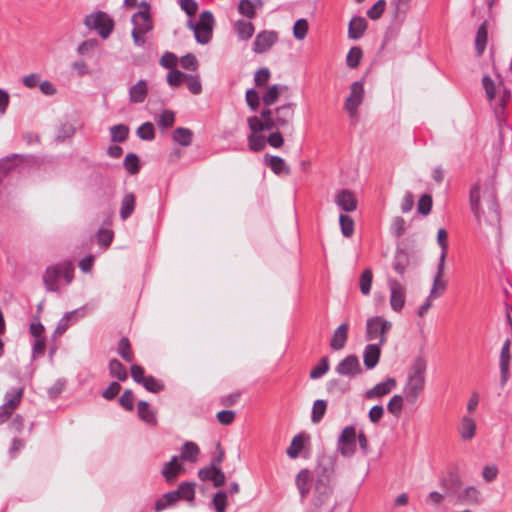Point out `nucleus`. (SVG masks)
<instances>
[{
  "label": "nucleus",
  "mask_w": 512,
  "mask_h": 512,
  "mask_svg": "<svg viewBox=\"0 0 512 512\" xmlns=\"http://www.w3.org/2000/svg\"><path fill=\"white\" fill-rule=\"evenodd\" d=\"M295 108L296 104L292 102L280 105L275 109L264 108L261 110L259 117L251 116L247 119L248 127L254 133L273 129L289 130L293 133Z\"/></svg>",
  "instance_id": "f257e3e1"
},
{
  "label": "nucleus",
  "mask_w": 512,
  "mask_h": 512,
  "mask_svg": "<svg viewBox=\"0 0 512 512\" xmlns=\"http://www.w3.org/2000/svg\"><path fill=\"white\" fill-rule=\"evenodd\" d=\"M469 199L471 210L479 223L484 221L491 226L499 225V205L495 189L491 185L474 184L470 190Z\"/></svg>",
  "instance_id": "f03ea898"
},
{
  "label": "nucleus",
  "mask_w": 512,
  "mask_h": 512,
  "mask_svg": "<svg viewBox=\"0 0 512 512\" xmlns=\"http://www.w3.org/2000/svg\"><path fill=\"white\" fill-rule=\"evenodd\" d=\"M427 361L423 356H418L407 371L406 381L403 386L405 401L415 404L425 389Z\"/></svg>",
  "instance_id": "7ed1b4c3"
},
{
  "label": "nucleus",
  "mask_w": 512,
  "mask_h": 512,
  "mask_svg": "<svg viewBox=\"0 0 512 512\" xmlns=\"http://www.w3.org/2000/svg\"><path fill=\"white\" fill-rule=\"evenodd\" d=\"M139 11L131 17L133 25L131 36L135 46L144 47L147 35L152 32L154 22L151 16V6L148 2L142 1L138 4Z\"/></svg>",
  "instance_id": "20e7f679"
},
{
  "label": "nucleus",
  "mask_w": 512,
  "mask_h": 512,
  "mask_svg": "<svg viewBox=\"0 0 512 512\" xmlns=\"http://www.w3.org/2000/svg\"><path fill=\"white\" fill-rule=\"evenodd\" d=\"M85 26L90 30H95L100 37L106 39L113 31L114 21L105 12H94L84 19Z\"/></svg>",
  "instance_id": "39448f33"
},
{
  "label": "nucleus",
  "mask_w": 512,
  "mask_h": 512,
  "mask_svg": "<svg viewBox=\"0 0 512 512\" xmlns=\"http://www.w3.org/2000/svg\"><path fill=\"white\" fill-rule=\"evenodd\" d=\"M391 327V322L383 317L375 316L369 318L366 323V338L367 340L379 339L378 342L380 344H385L387 341L386 334L390 331Z\"/></svg>",
  "instance_id": "423d86ee"
},
{
  "label": "nucleus",
  "mask_w": 512,
  "mask_h": 512,
  "mask_svg": "<svg viewBox=\"0 0 512 512\" xmlns=\"http://www.w3.org/2000/svg\"><path fill=\"white\" fill-rule=\"evenodd\" d=\"M214 23L213 15L210 11H203L200 14L199 20L191 25L194 32L195 39L199 44H207L212 37V27Z\"/></svg>",
  "instance_id": "0eeeda50"
},
{
  "label": "nucleus",
  "mask_w": 512,
  "mask_h": 512,
  "mask_svg": "<svg viewBox=\"0 0 512 512\" xmlns=\"http://www.w3.org/2000/svg\"><path fill=\"white\" fill-rule=\"evenodd\" d=\"M364 83L362 80L355 81L350 85V93L345 100L344 108L350 117H355L359 106L364 99Z\"/></svg>",
  "instance_id": "6e6552de"
},
{
  "label": "nucleus",
  "mask_w": 512,
  "mask_h": 512,
  "mask_svg": "<svg viewBox=\"0 0 512 512\" xmlns=\"http://www.w3.org/2000/svg\"><path fill=\"white\" fill-rule=\"evenodd\" d=\"M23 388H12L5 393V402L0 406V424L9 419L21 403Z\"/></svg>",
  "instance_id": "1a4fd4ad"
},
{
  "label": "nucleus",
  "mask_w": 512,
  "mask_h": 512,
  "mask_svg": "<svg viewBox=\"0 0 512 512\" xmlns=\"http://www.w3.org/2000/svg\"><path fill=\"white\" fill-rule=\"evenodd\" d=\"M356 429L354 426H346L337 441V449L343 457H351L356 452Z\"/></svg>",
  "instance_id": "9d476101"
},
{
  "label": "nucleus",
  "mask_w": 512,
  "mask_h": 512,
  "mask_svg": "<svg viewBox=\"0 0 512 512\" xmlns=\"http://www.w3.org/2000/svg\"><path fill=\"white\" fill-rule=\"evenodd\" d=\"M387 285L390 291V306L395 312H400L406 301V288L395 278H388Z\"/></svg>",
  "instance_id": "9b49d317"
},
{
  "label": "nucleus",
  "mask_w": 512,
  "mask_h": 512,
  "mask_svg": "<svg viewBox=\"0 0 512 512\" xmlns=\"http://www.w3.org/2000/svg\"><path fill=\"white\" fill-rule=\"evenodd\" d=\"M330 481V473L325 468L317 471L316 477L313 478L314 494L320 503H323L332 491Z\"/></svg>",
  "instance_id": "f8f14e48"
},
{
  "label": "nucleus",
  "mask_w": 512,
  "mask_h": 512,
  "mask_svg": "<svg viewBox=\"0 0 512 512\" xmlns=\"http://www.w3.org/2000/svg\"><path fill=\"white\" fill-rule=\"evenodd\" d=\"M335 371L337 374L341 376H346L349 378L356 377L362 374L363 369L361 367L360 361L356 355H348L343 358L335 367Z\"/></svg>",
  "instance_id": "ddd939ff"
},
{
  "label": "nucleus",
  "mask_w": 512,
  "mask_h": 512,
  "mask_svg": "<svg viewBox=\"0 0 512 512\" xmlns=\"http://www.w3.org/2000/svg\"><path fill=\"white\" fill-rule=\"evenodd\" d=\"M278 41V34L275 31H262L256 35L253 42V51L256 54H262L271 49Z\"/></svg>",
  "instance_id": "4468645a"
},
{
  "label": "nucleus",
  "mask_w": 512,
  "mask_h": 512,
  "mask_svg": "<svg viewBox=\"0 0 512 512\" xmlns=\"http://www.w3.org/2000/svg\"><path fill=\"white\" fill-rule=\"evenodd\" d=\"M198 477L202 481H212L215 487H221L226 480L224 472L214 464L201 468Z\"/></svg>",
  "instance_id": "2eb2a0df"
},
{
  "label": "nucleus",
  "mask_w": 512,
  "mask_h": 512,
  "mask_svg": "<svg viewBox=\"0 0 512 512\" xmlns=\"http://www.w3.org/2000/svg\"><path fill=\"white\" fill-rule=\"evenodd\" d=\"M86 315L85 307H81L75 309L73 311L67 312L58 322L56 329L54 331L55 335H62L67 331V329L74 323L78 321V319L83 318Z\"/></svg>",
  "instance_id": "dca6fc26"
},
{
  "label": "nucleus",
  "mask_w": 512,
  "mask_h": 512,
  "mask_svg": "<svg viewBox=\"0 0 512 512\" xmlns=\"http://www.w3.org/2000/svg\"><path fill=\"white\" fill-rule=\"evenodd\" d=\"M335 203L345 212H353L357 209V199L355 195L347 189H342L336 193Z\"/></svg>",
  "instance_id": "f3484780"
},
{
  "label": "nucleus",
  "mask_w": 512,
  "mask_h": 512,
  "mask_svg": "<svg viewBox=\"0 0 512 512\" xmlns=\"http://www.w3.org/2000/svg\"><path fill=\"white\" fill-rule=\"evenodd\" d=\"M313 478L314 476L308 469H302L298 472L295 484L302 500L308 496L313 485Z\"/></svg>",
  "instance_id": "a211bd4d"
},
{
  "label": "nucleus",
  "mask_w": 512,
  "mask_h": 512,
  "mask_svg": "<svg viewBox=\"0 0 512 512\" xmlns=\"http://www.w3.org/2000/svg\"><path fill=\"white\" fill-rule=\"evenodd\" d=\"M396 380L394 378H387L385 381L376 384L371 389L365 392L367 399H376L389 394L396 387Z\"/></svg>",
  "instance_id": "6ab92c4d"
},
{
  "label": "nucleus",
  "mask_w": 512,
  "mask_h": 512,
  "mask_svg": "<svg viewBox=\"0 0 512 512\" xmlns=\"http://www.w3.org/2000/svg\"><path fill=\"white\" fill-rule=\"evenodd\" d=\"M380 342L376 344H368L365 346L363 351V362L365 367L368 370H371L376 367L379 362L381 355V346Z\"/></svg>",
  "instance_id": "aec40b11"
},
{
  "label": "nucleus",
  "mask_w": 512,
  "mask_h": 512,
  "mask_svg": "<svg viewBox=\"0 0 512 512\" xmlns=\"http://www.w3.org/2000/svg\"><path fill=\"white\" fill-rule=\"evenodd\" d=\"M128 95L130 103H143L148 95V82L143 79L137 81L129 88Z\"/></svg>",
  "instance_id": "412c9836"
},
{
  "label": "nucleus",
  "mask_w": 512,
  "mask_h": 512,
  "mask_svg": "<svg viewBox=\"0 0 512 512\" xmlns=\"http://www.w3.org/2000/svg\"><path fill=\"white\" fill-rule=\"evenodd\" d=\"M349 325L347 322L340 324L334 331L330 340V348L334 351L341 350L345 347L348 339Z\"/></svg>",
  "instance_id": "4be33fe9"
},
{
  "label": "nucleus",
  "mask_w": 512,
  "mask_h": 512,
  "mask_svg": "<svg viewBox=\"0 0 512 512\" xmlns=\"http://www.w3.org/2000/svg\"><path fill=\"white\" fill-rule=\"evenodd\" d=\"M265 164L278 176L290 175V167L286 164L285 160L279 156L266 155Z\"/></svg>",
  "instance_id": "5701e85b"
},
{
  "label": "nucleus",
  "mask_w": 512,
  "mask_h": 512,
  "mask_svg": "<svg viewBox=\"0 0 512 512\" xmlns=\"http://www.w3.org/2000/svg\"><path fill=\"white\" fill-rule=\"evenodd\" d=\"M182 470L183 467L178 462V457L173 456L169 462L163 465L161 474L167 482H173Z\"/></svg>",
  "instance_id": "b1692460"
},
{
  "label": "nucleus",
  "mask_w": 512,
  "mask_h": 512,
  "mask_svg": "<svg viewBox=\"0 0 512 512\" xmlns=\"http://www.w3.org/2000/svg\"><path fill=\"white\" fill-rule=\"evenodd\" d=\"M367 28V21L361 16H354L348 25V37L353 40L360 39Z\"/></svg>",
  "instance_id": "393cba45"
},
{
  "label": "nucleus",
  "mask_w": 512,
  "mask_h": 512,
  "mask_svg": "<svg viewBox=\"0 0 512 512\" xmlns=\"http://www.w3.org/2000/svg\"><path fill=\"white\" fill-rule=\"evenodd\" d=\"M410 266V255L404 249H398L394 255L392 267L397 274L403 276Z\"/></svg>",
  "instance_id": "a878e982"
},
{
  "label": "nucleus",
  "mask_w": 512,
  "mask_h": 512,
  "mask_svg": "<svg viewBox=\"0 0 512 512\" xmlns=\"http://www.w3.org/2000/svg\"><path fill=\"white\" fill-rule=\"evenodd\" d=\"M263 6L262 0H240L238 4V11L241 15L248 19L256 16V11Z\"/></svg>",
  "instance_id": "bb28decb"
},
{
  "label": "nucleus",
  "mask_w": 512,
  "mask_h": 512,
  "mask_svg": "<svg viewBox=\"0 0 512 512\" xmlns=\"http://www.w3.org/2000/svg\"><path fill=\"white\" fill-rule=\"evenodd\" d=\"M61 278L59 264L48 267L43 276L44 284L49 291H57V282Z\"/></svg>",
  "instance_id": "cd10ccee"
},
{
  "label": "nucleus",
  "mask_w": 512,
  "mask_h": 512,
  "mask_svg": "<svg viewBox=\"0 0 512 512\" xmlns=\"http://www.w3.org/2000/svg\"><path fill=\"white\" fill-rule=\"evenodd\" d=\"M137 410L138 416L143 422L149 425L157 424L156 412L150 408L149 403L147 401H139L137 405Z\"/></svg>",
  "instance_id": "c85d7f7f"
},
{
  "label": "nucleus",
  "mask_w": 512,
  "mask_h": 512,
  "mask_svg": "<svg viewBox=\"0 0 512 512\" xmlns=\"http://www.w3.org/2000/svg\"><path fill=\"white\" fill-rule=\"evenodd\" d=\"M307 436L303 433H299L292 438L289 447L286 450V454L291 459H296L300 456L301 451L304 448L305 440Z\"/></svg>",
  "instance_id": "c756f323"
},
{
  "label": "nucleus",
  "mask_w": 512,
  "mask_h": 512,
  "mask_svg": "<svg viewBox=\"0 0 512 512\" xmlns=\"http://www.w3.org/2000/svg\"><path fill=\"white\" fill-rule=\"evenodd\" d=\"M200 449L195 442L186 441L181 448V460L195 463L198 460Z\"/></svg>",
  "instance_id": "7c9ffc66"
},
{
  "label": "nucleus",
  "mask_w": 512,
  "mask_h": 512,
  "mask_svg": "<svg viewBox=\"0 0 512 512\" xmlns=\"http://www.w3.org/2000/svg\"><path fill=\"white\" fill-rule=\"evenodd\" d=\"M476 432V423L475 421L468 416H464L461 418L459 433L463 440H471L475 436Z\"/></svg>",
  "instance_id": "2f4dec72"
},
{
  "label": "nucleus",
  "mask_w": 512,
  "mask_h": 512,
  "mask_svg": "<svg viewBox=\"0 0 512 512\" xmlns=\"http://www.w3.org/2000/svg\"><path fill=\"white\" fill-rule=\"evenodd\" d=\"M136 197L133 193H127L124 195L121 201L120 207V218L122 220L128 219L135 210Z\"/></svg>",
  "instance_id": "473e14b6"
},
{
  "label": "nucleus",
  "mask_w": 512,
  "mask_h": 512,
  "mask_svg": "<svg viewBox=\"0 0 512 512\" xmlns=\"http://www.w3.org/2000/svg\"><path fill=\"white\" fill-rule=\"evenodd\" d=\"M234 30L240 40L246 41L254 34V25L250 21L238 20L234 24Z\"/></svg>",
  "instance_id": "72a5a7b5"
},
{
  "label": "nucleus",
  "mask_w": 512,
  "mask_h": 512,
  "mask_svg": "<svg viewBox=\"0 0 512 512\" xmlns=\"http://www.w3.org/2000/svg\"><path fill=\"white\" fill-rule=\"evenodd\" d=\"M458 501L465 504H479L481 502L480 492L474 486L466 487L458 494Z\"/></svg>",
  "instance_id": "f704fd0d"
},
{
  "label": "nucleus",
  "mask_w": 512,
  "mask_h": 512,
  "mask_svg": "<svg viewBox=\"0 0 512 512\" xmlns=\"http://www.w3.org/2000/svg\"><path fill=\"white\" fill-rule=\"evenodd\" d=\"M487 37H488V31H487V23L486 21L483 22L476 33L475 37V49L478 56H481L486 48L487 44Z\"/></svg>",
  "instance_id": "c9c22d12"
},
{
  "label": "nucleus",
  "mask_w": 512,
  "mask_h": 512,
  "mask_svg": "<svg viewBox=\"0 0 512 512\" xmlns=\"http://www.w3.org/2000/svg\"><path fill=\"white\" fill-rule=\"evenodd\" d=\"M173 140L180 146L187 147L192 143L193 132L184 127H178L173 131Z\"/></svg>",
  "instance_id": "e433bc0d"
},
{
  "label": "nucleus",
  "mask_w": 512,
  "mask_h": 512,
  "mask_svg": "<svg viewBox=\"0 0 512 512\" xmlns=\"http://www.w3.org/2000/svg\"><path fill=\"white\" fill-rule=\"evenodd\" d=\"M178 492L169 491L165 493L160 499L155 502V510L162 511L169 506L174 505L179 500Z\"/></svg>",
  "instance_id": "4c0bfd02"
},
{
  "label": "nucleus",
  "mask_w": 512,
  "mask_h": 512,
  "mask_svg": "<svg viewBox=\"0 0 512 512\" xmlns=\"http://www.w3.org/2000/svg\"><path fill=\"white\" fill-rule=\"evenodd\" d=\"M110 376L119 381H125L128 377L127 370L124 365L117 359H112L109 362Z\"/></svg>",
  "instance_id": "58836bf2"
},
{
  "label": "nucleus",
  "mask_w": 512,
  "mask_h": 512,
  "mask_svg": "<svg viewBox=\"0 0 512 512\" xmlns=\"http://www.w3.org/2000/svg\"><path fill=\"white\" fill-rule=\"evenodd\" d=\"M441 487L445 490L446 495H455L461 487V481L458 476L450 475L441 480Z\"/></svg>",
  "instance_id": "ea45409f"
},
{
  "label": "nucleus",
  "mask_w": 512,
  "mask_h": 512,
  "mask_svg": "<svg viewBox=\"0 0 512 512\" xmlns=\"http://www.w3.org/2000/svg\"><path fill=\"white\" fill-rule=\"evenodd\" d=\"M284 87L278 84L270 86L262 96V101L265 106L273 105L279 98L281 91Z\"/></svg>",
  "instance_id": "a19ab883"
},
{
  "label": "nucleus",
  "mask_w": 512,
  "mask_h": 512,
  "mask_svg": "<svg viewBox=\"0 0 512 512\" xmlns=\"http://www.w3.org/2000/svg\"><path fill=\"white\" fill-rule=\"evenodd\" d=\"M175 491L178 492L179 498H182V499H185V500L191 502L195 498V483L182 482L178 486V489Z\"/></svg>",
  "instance_id": "79ce46f5"
},
{
  "label": "nucleus",
  "mask_w": 512,
  "mask_h": 512,
  "mask_svg": "<svg viewBox=\"0 0 512 512\" xmlns=\"http://www.w3.org/2000/svg\"><path fill=\"white\" fill-rule=\"evenodd\" d=\"M373 280V273L371 269H365L359 279L360 291L363 295L367 296L370 294Z\"/></svg>",
  "instance_id": "37998d69"
},
{
  "label": "nucleus",
  "mask_w": 512,
  "mask_h": 512,
  "mask_svg": "<svg viewBox=\"0 0 512 512\" xmlns=\"http://www.w3.org/2000/svg\"><path fill=\"white\" fill-rule=\"evenodd\" d=\"M327 409V403L325 400L318 399L314 402L311 413V421L313 423H319Z\"/></svg>",
  "instance_id": "c03bdc74"
},
{
  "label": "nucleus",
  "mask_w": 512,
  "mask_h": 512,
  "mask_svg": "<svg viewBox=\"0 0 512 512\" xmlns=\"http://www.w3.org/2000/svg\"><path fill=\"white\" fill-rule=\"evenodd\" d=\"M447 288V282L441 277L434 276L433 284L429 292L430 298L437 299L441 297Z\"/></svg>",
  "instance_id": "a18cd8bd"
},
{
  "label": "nucleus",
  "mask_w": 512,
  "mask_h": 512,
  "mask_svg": "<svg viewBox=\"0 0 512 512\" xmlns=\"http://www.w3.org/2000/svg\"><path fill=\"white\" fill-rule=\"evenodd\" d=\"M110 133L113 142H123L127 139L129 129L124 124H118L110 128Z\"/></svg>",
  "instance_id": "49530a36"
},
{
  "label": "nucleus",
  "mask_w": 512,
  "mask_h": 512,
  "mask_svg": "<svg viewBox=\"0 0 512 512\" xmlns=\"http://www.w3.org/2000/svg\"><path fill=\"white\" fill-rule=\"evenodd\" d=\"M118 353L126 362H132L134 355L131 349L130 342L127 338H121L118 343Z\"/></svg>",
  "instance_id": "de8ad7c7"
},
{
  "label": "nucleus",
  "mask_w": 512,
  "mask_h": 512,
  "mask_svg": "<svg viewBox=\"0 0 512 512\" xmlns=\"http://www.w3.org/2000/svg\"><path fill=\"white\" fill-rule=\"evenodd\" d=\"M136 134L142 140L151 141L155 138L154 125L151 122H145L138 127Z\"/></svg>",
  "instance_id": "09e8293b"
},
{
  "label": "nucleus",
  "mask_w": 512,
  "mask_h": 512,
  "mask_svg": "<svg viewBox=\"0 0 512 512\" xmlns=\"http://www.w3.org/2000/svg\"><path fill=\"white\" fill-rule=\"evenodd\" d=\"M404 395H394L387 404V410L394 416H399L403 409Z\"/></svg>",
  "instance_id": "8fccbe9b"
},
{
  "label": "nucleus",
  "mask_w": 512,
  "mask_h": 512,
  "mask_svg": "<svg viewBox=\"0 0 512 512\" xmlns=\"http://www.w3.org/2000/svg\"><path fill=\"white\" fill-rule=\"evenodd\" d=\"M509 363L510 353H500L499 366L502 385H505L509 379Z\"/></svg>",
  "instance_id": "3c124183"
},
{
  "label": "nucleus",
  "mask_w": 512,
  "mask_h": 512,
  "mask_svg": "<svg viewBox=\"0 0 512 512\" xmlns=\"http://www.w3.org/2000/svg\"><path fill=\"white\" fill-rule=\"evenodd\" d=\"M363 53L360 47H352L346 56V64L350 68H356L362 59Z\"/></svg>",
  "instance_id": "603ef678"
},
{
  "label": "nucleus",
  "mask_w": 512,
  "mask_h": 512,
  "mask_svg": "<svg viewBox=\"0 0 512 512\" xmlns=\"http://www.w3.org/2000/svg\"><path fill=\"white\" fill-rule=\"evenodd\" d=\"M340 228L343 236L351 237L354 233V221L353 219L345 214L339 216Z\"/></svg>",
  "instance_id": "864d4df0"
},
{
  "label": "nucleus",
  "mask_w": 512,
  "mask_h": 512,
  "mask_svg": "<svg viewBox=\"0 0 512 512\" xmlns=\"http://www.w3.org/2000/svg\"><path fill=\"white\" fill-rule=\"evenodd\" d=\"M329 370V361L327 357L321 358L319 363L312 368L310 371V378L313 380L321 378L323 375H325Z\"/></svg>",
  "instance_id": "5fc2aeb1"
},
{
  "label": "nucleus",
  "mask_w": 512,
  "mask_h": 512,
  "mask_svg": "<svg viewBox=\"0 0 512 512\" xmlns=\"http://www.w3.org/2000/svg\"><path fill=\"white\" fill-rule=\"evenodd\" d=\"M156 122L162 129L170 128L175 122V114L171 110H164L158 116Z\"/></svg>",
  "instance_id": "6e6d98bb"
},
{
  "label": "nucleus",
  "mask_w": 512,
  "mask_h": 512,
  "mask_svg": "<svg viewBox=\"0 0 512 512\" xmlns=\"http://www.w3.org/2000/svg\"><path fill=\"white\" fill-rule=\"evenodd\" d=\"M308 33V22L306 19H298L293 26V36L297 40H303Z\"/></svg>",
  "instance_id": "4d7b16f0"
},
{
  "label": "nucleus",
  "mask_w": 512,
  "mask_h": 512,
  "mask_svg": "<svg viewBox=\"0 0 512 512\" xmlns=\"http://www.w3.org/2000/svg\"><path fill=\"white\" fill-rule=\"evenodd\" d=\"M411 1L412 0H392L391 5L394 9L395 17H404L410 8Z\"/></svg>",
  "instance_id": "13d9d810"
},
{
  "label": "nucleus",
  "mask_w": 512,
  "mask_h": 512,
  "mask_svg": "<svg viewBox=\"0 0 512 512\" xmlns=\"http://www.w3.org/2000/svg\"><path fill=\"white\" fill-rule=\"evenodd\" d=\"M212 505L216 512H225L227 506V493L218 491L212 498Z\"/></svg>",
  "instance_id": "bf43d9fd"
},
{
  "label": "nucleus",
  "mask_w": 512,
  "mask_h": 512,
  "mask_svg": "<svg viewBox=\"0 0 512 512\" xmlns=\"http://www.w3.org/2000/svg\"><path fill=\"white\" fill-rule=\"evenodd\" d=\"M141 384L152 393H158L164 389L163 383L151 375L147 376Z\"/></svg>",
  "instance_id": "052dcab7"
},
{
  "label": "nucleus",
  "mask_w": 512,
  "mask_h": 512,
  "mask_svg": "<svg viewBox=\"0 0 512 512\" xmlns=\"http://www.w3.org/2000/svg\"><path fill=\"white\" fill-rule=\"evenodd\" d=\"M187 74L178 69H171L167 75V83L171 87H179L185 81Z\"/></svg>",
  "instance_id": "680f3d73"
},
{
  "label": "nucleus",
  "mask_w": 512,
  "mask_h": 512,
  "mask_svg": "<svg viewBox=\"0 0 512 512\" xmlns=\"http://www.w3.org/2000/svg\"><path fill=\"white\" fill-rule=\"evenodd\" d=\"M251 132L252 133L247 138L250 150L254 152L261 151L265 147L266 143L264 137L261 135H256L257 133H254L253 131Z\"/></svg>",
  "instance_id": "e2e57ef3"
},
{
  "label": "nucleus",
  "mask_w": 512,
  "mask_h": 512,
  "mask_svg": "<svg viewBox=\"0 0 512 512\" xmlns=\"http://www.w3.org/2000/svg\"><path fill=\"white\" fill-rule=\"evenodd\" d=\"M124 167L130 174H135L139 171V158L134 153H129L124 159Z\"/></svg>",
  "instance_id": "0e129e2a"
},
{
  "label": "nucleus",
  "mask_w": 512,
  "mask_h": 512,
  "mask_svg": "<svg viewBox=\"0 0 512 512\" xmlns=\"http://www.w3.org/2000/svg\"><path fill=\"white\" fill-rule=\"evenodd\" d=\"M185 81L189 91L194 95H199L202 92V84L198 75L187 74Z\"/></svg>",
  "instance_id": "69168bd1"
},
{
  "label": "nucleus",
  "mask_w": 512,
  "mask_h": 512,
  "mask_svg": "<svg viewBox=\"0 0 512 512\" xmlns=\"http://www.w3.org/2000/svg\"><path fill=\"white\" fill-rule=\"evenodd\" d=\"M418 212L424 216L428 215L432 209V198L428 194L420 197L417 205Z\"/></svg>",
  "instance_id": "338daca9"
},
{
  "label": "nucleus",
  "mask_w": 512,
  "mask_h": 512,
  "mask_svg": "<svg viewBox=\"0 0 512 512\" xmlns=\"http://www.w3.org/2000/svg\"><path fill=\"white\" fill-rule=\"evenodd\" d=\"M386 3L384 0H378L370 9L367 11V16L372 20H377L381 17L385 10Z\"/></svg>",
  "instance_id": "774afa93"
}]
</instances>
